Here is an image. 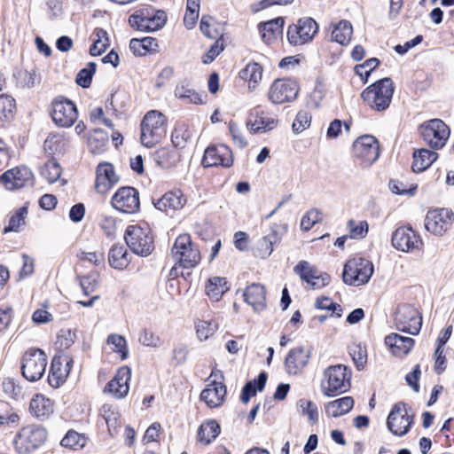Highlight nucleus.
I'll return each mask as SVG.
<instances>
[{
	"mask_svg": "<svg viewBox=\"0 0 454 454\" xmlns=\"http://www.w3.org/2000/svg\"><path fill=\"white\" fill-rule=\"evenodd\" d=\"M167 135V117L157 110L149 111L141 122V143L151 148Z\"/></svg>",
	"mask_w": 454,
	"mask_h": 454,
	"instance_id": "obj_2",
	"label": "nucleus"
},
{
	"mask_svg": "<svg viewBox=\"0 0 454 454\" xmlns=\"http://www.w3.org/2000/svg\"><path fill=\"white\" fill-rule=\"evenodd\" d=\"M278 120L258 107L250 111L247 126L252 133H265L276 128Z\"/></svg>",
	"mask_w": 454,
	"mask_h": 454,
	"instance_id": "obj_24",
	"label": "nucleus"
},
{
	"mask_svg": "<svg viewBox=\"0 0 454 454\" xmlns=\"http://www.w3.org/2000/svg\"><path fill=\"white\" fill-rule=\"evenodd\" d=\"M47 432L43 427L27 426L21 428L14 442L20 453H27L39 448L45 442Z\"/></svg>",
	"mask_w": 454,
	"mask_h": 454,
	"instance_id": "obj_12",
	"label": "nucleus"
},
{
	"mask_svg": "<svg viewBox=\"0 0 454 454\" xmlns=\"http://www.w3.org/2000/svg\"><path fill=\"white\" fill-rule=\"evenodd\" d=\"M299 92L297 82L292 79H277L270 87L268 98L273 104H284L296 98Z\"/></svg>",
	"mask_w": 454,
	"mask_h": 454,
	"instance_id": "obj_18",
	"label": "nucleus"
},
{
	"mask_svg": "<svg viewBox=\"0 0 454 454\" xmlns=\"http://www.w3.org/2000/svg\"><path fill=\"white\" fill-rule=\"evenodd\" d=\"M174 95L184 104L202 105L205 103L206 95H201L184 82L176 86Z\"/></svg>",
	"mask_w": 454,
	"mask_h": 454,
	"instance_id": "obj_31",
	"label": "nucleus"
},
{
	"mask_svg": "<svg viewBox=\"0 0 454 454\" xmlns=\"http://www.w3.org/2000/svg\"><path fill=\"white\" fill-rule=\"evenodd\" d=\"M73 364V359L67 356H55L51 361L48 377L49 384L53 387H60L67 379Z\"/></svg>",
	"mask_w": 454,
	"mask_h": 454,
	"instance_id": "obj_23",
	"label": "nucleus"
},
{
	"mask_svg": "<svg viewBox=\"0 0 454 454\" xmlns=\"http://www.w3.org/2000/svg\"><path fill=\"white\" fill-rule=\"evenodd\" d=\"M112 205L121 212L133 214L140 206L139 193L133 187H121L113 196Z\"/></svg>",
	"mask_w": 454,
	"mask_h": 454,
	"instance_id": "obj_20",
	"label": "nucleus"
},
{
	"mask_svg": "<svg viewBox=\"0 0 454 454\" xmlns=\"http://www.w3.org/2000/svg\"><path fill=\"white\" fill-rule=\"evenodd\" d=\"M106 343L113 346L112 350L118 354L121 360H125L129 355V348L126 339L117 333L108 335Z\"/></svg>",
	"mask_w": 454,
	"mask_h": 454,
	"instance_id": "obj_48",
	"label": "nucleus"
},
{
	"mask_svg": "<svg viewBox=\"0 0 454 454\" xmlns=\"http://www.w3.org/2000/svg\"><path fill=\"white\" fill-rule=\"evenodd\" d=\"M350 355L358 370H362L367 361V352L364 347L355 345L350 348Z\"/></svg>",
	"mask_w": 454,
	"mask_h": 454,
	"instance_id": "obj_60",
	"label": "nucleus"
},
{
	"mask_svg": "<svg viewBox=\"0 0 454 454\" xmlns=\"http://www.w3.org/2000/svg\"><path fill=\"white\" fill-rule=\"evenodd\" d=\"M413 423V416L409 415L403 403H395L387 420L389 431L396 436H403L408 433Z\"/></svg>",
	"mask_w": 454,
	"mask_h": 454,
	"instance_id": "obj_17",
	"label": "nucleus"
},
{
	"mask_svg": "<svg viewBox=\"0 0 454 454\" xmlns=\"http://www.w3.org/2000/svg\"><path fill=\"white\" fill-rule=\"evenodd\" d=\"M118 180L112 164L104 162L98 166L95 188L98 193L107 192Z\"/></svg>",
	"mask_w": 454,
	"mask_h": 454,
	"instance_id": "obj_27",
	"label": "nucleus"
},
{
	"mask_svg": "<svg viewBox=\"0 0 454 454\" xmlns=\"http://www.w3.org/2000/svg\"><path fill=\"white\" fill-rule=\"evenodd\" d=\"M284 20L282 18H277L267 21L260 26V32L262 34V40L267 43H271L279 35H282Z\"/></svg>",
	"mask_w": 454,
	"mask_h": 454,
	"instance_id": "obj_35",
	"label": "nucleus"
},
{
	"mask_svg": "<svg viewBox=\"0 0 454 454\" xmlns=\"http://www.w3.org/2000/svg\"><path fill=\"white\" fill-rule=\"evenodd\" d=\"M351 371L343 364L327 367L323 372L321 392L328 397L347 392L351 386Z\"/></svg>",
	"mask_w": 454,
	"mask_h": 454,
	"instance_id": "obj_1",
	"label": "nucleus"
},
{
	"mask_svg": "<svg viewBox=\"0 0 454 454\" xmlns=\"http://www.w3.org/2000/svg\"><path fill=\"white\" fill-rule=\"evenodd\" d=\"M191 137V132L186 128L180 127L173 131L171 141L175 147L183 148Z\"/></svg>",
	"mask_w": 454,
	"mask_h": 454,
	"instance_id": "obj_61",
	"label": "nucleus"
},
{
	"mask_svg": "<svg viewBox=\"0 0 454 454\" xmlns=\"http://www.w3.org/2000/svg\"><path fill=\"white\" fill-rule=\"evenodd\" d=\"M127 246L137 254L149 255L153 249V237L150 229L139 225H130L124 235Z\"/></svg>",
	"mask_w": 454,
	"mask_h": 454,
	"instance_id": "obj_6",
	"label": "nucleus"
},
{
	"mask_svg": "<svg viewBox=\"0 0 454 454\" xmlns=\"http://www.w3.org/2000/svg\"><path fill=\"white\" fill-rule=\"evenodd\" d=\"M220 371H213L207 380V386L200 393V399L207 407L214 409L223 405L227 390Z\"/></svg>",
	"mask_w": 454,
	"mask_h": 454,
	"instance_id": "obj_8",
	"label": "nucleus"
},
{
	"mask_svg": "<svg viewBox=\"0 0 454 454\" xmlns=\"http://www.w3.org/2000/svg\"><path fill=\"white\" fill-rule=\"evenodd\" d=\"M353 34V27L348 20H340L334 25L332 31V39L341 45H347L351 39Z\"/></svg>",
	"mask_w": 454,
	"mask_h": 454,
	"instance_id": "obj_40",
	"label": "nucleus"
},
{
	"mask_svg": "<svg viewBox=\"0 0 454 454\" xmlns=\"http://www.w3.org/2000/svg\"><path fill=\"white\" fill-rule=\"evenodd\" d=\"M311 115L306 110L300 111L293 122V130L301 133L310 126Z\"/></svg>",
	"mask_w": 454,
	"mask_h": 454,
	"instance_id": "obj_57",
	"label": "nucleus"
},
{
	"mask_svg": "<svg viewBox=\"0 0 454 454\" xmlns=\"http://www.w3.org/2000/svg\"><path fill=\"white\" fill-rule=\"evenodd\" d=\"M385 344L394 356L401 357L410 353L414 346V340L398 333H391L385 338Z\"/></svg>",
	"mask_w": 454,
	"mask_h": 454,
	"instance_id": "obj_30",
	"label": "nucleus"
},
{
	"mask_svg": "<svg viewBox=\"0 0 454 454\" xmlns=\"http://www.w3.org/2000/svg\"><path fill=\"white\" fill-rule=\"evenodd\" d=\"M63 137L59 134H51L44 141L45 150L51 153L60 152L62 149Z\"/></svg>",
	"mask_w": 454,
	"mask_h": 454,
	"instance_id": "obj_64",
	"label": "nucleus"
},
{
	"mask_svg": "<svg viewBox=\"0 0 454 454\" xmlns=\"http://www.w3.org/2000/svg\"><path fill=\"white\" fill-rule=\"evenodd\" d=\"M34 175L27 167H17L0 176V183L7 190H17L32 184Z\"/></svg>",
	"mask_w": 454,
	"mask_h": 454,
	"instance_id": "obj_22",
	"label": "nucleus"
},
{
	"mask_svg": "<svg viewBox=\"0 0 454 454\" xmlns=\"http://www.w3.org/2000/svg\"><path fill=\"white\" fill-rule=\"evenodd\" d=\"M262 73L263 69L261 65L251 62L239 72V77L247 82L248 90L254 91L262 79Z\"/></svg>",
	"mask_w": 454,
	"mask_h": 454,
	"instance_id": "obj_33",
	"label": "nucleus"
},
{
	"mask_svg": "<svg viewBox=\"0 0 454 454\" xmlns=\"http://www.w3.org/2000/svg\"><path fill=\"white\" fill-rule=\"evenodd\" d=\"M202 164L206 168L219 166L230 168L233 164L232 152L224 145L208 146L205 150Z\"/></svg>",
	"mask_w": 454,
	"mask_h": 454,
	"instance_id": "obj_21",
	"label": "nucleus"
},
{
	"mask_svg": "<svg viewBox=\"0 0 454 454\" xmlns=\"http://www.w3.org/2000/svg\"><path fill=\"white\" fill-rule=\"evenodd\" d=\"M31 412L37 418H45L53 412L52 402L43 395L37 394L30 401Z\"/></svg>",
	"mask_w": 454,
	"mask_h": 454,
	"instance_id": "obj_36",
	"label": "nucleus"
},
{
	"mask_svg": "<svg viewBox=\"0 0 454 454\" xmlns=\"http://www.w3.org/2000/svg\"><path fill=\"white\" fill-rule=\"evenodd\" d=\"M320 220H321V212L317 209H314V208L310 209L301 218V228L303 231H309L314 226V224L318 223Z\"/></svg>",
	"mask_w": 454,
	"mask_h": 454,
	"instance_id": "obj_62",
	"label": "nucleus"
},
{
	"mask_svg": "<svg viewBox=\"0 0 454 454\" xmlns=\"http://www.w3.org/2000/svg\"><path fill=\"white\" fill-rule=\"evenodd\" d=\"M75 334L71 330H61L57 337L56 344L59 348L67 349L74 343Z\"/></svg>",
	"mask_w": 454,
	"mask_h": 454,
	"instance_id": "obj_63",
	"label": "nucleus"
},
{
	"mask_svg": "<svg viewBox=\"0 0 454 454\" xmlns=\"http://www.w3.org/2000/svg\"><path fill=\"white\" fill-rule=\"evenodd\" d=\"M438 158V153L426 149H419L413 153L412 170L414 172H422L427 169Z\"/></svg>",
	"mask_w": 454,
	"mask_h": 454,
	"instance_id": "obj_32",
	"label": "nucleus"
},
{
	"mask_svg": "<svg viewBox=\"0 0 454 454\" xmlns=\"http://www.w3.org/2000/svg\"><path fill=\"white\" fill-rule=\"evenodd\" d=\"M304 282L307 283L308 286L313 289H320L329 284L330 276L326 273L320 272L317 269Z\"/></svg>",
	"mask_w": 454,
	"mask_h": 454,
	"instance_id": "obj_54",
	"label": "nucleus"
},
{
	"mask_svg": "<svg viewBox=\"0 0 454 454\" xmlns=\"http://www.w3.org/2000/svg\"><path fill=\"white\" fill-rule=\"evenodd\" d=\"M219 324L215 319L198 320L195 323L196 334L200 341L207 340L217 331Z\"/></svg>",
	"mask_w": 454,
	"mask_h": 454,
	"instance_id": "obj_46",
	"label": "nucleus"
},
{
	"mask_svg": "<svg viewBox=\"0 0 454 454\" xmlns=\"http://www.w3.org/2000/svg\"><path fill=\"white\" fill-rule=\"evenodd\" d=\"M47 366V356L41 349H29L22 358L21 371L23 377L35 382L42 379Z\"/></svg>",
	"mask_w": 454,
	"mask_h": 454,
	"instance_id": "obj_9",
	"label": "nucleus"
},
{
	"mask_svg": "<svg viewBox=\"0 0 454 454\" xmlns=\"http://www.w3.org/2000/svg\"><path fill=\"white\" fill-rule=\"evenodd\" d=\"M62 169L60 165L55 160L47 161L40 170V175L49 183L59 182L62 185L66 184L64 179H60Z\"/></svg>",
	"mask_w": 454,
	"mask_h": 454,
	"instance_id": "obj_41",
	"label": "nucleus"
},
{
	"mask_svg": "<svg viewBox=\"0 0 454 454\" xmlns=\"http://www.w3.org/2000/svg\"><path fill=\"white\" fill-rule=\"evenodd\" d=\"M96 70V64L93 62H90L88 64V67L82 69L77 76H76V82L78 85L88 88L92 80V75Z\"/></svg>",
	"mask_w": 454,
	"mask_h": 454,
	"instance_id": "obj_58",
	"label": "nucleus"
},
{
	"mask_svg": "<svg viewBox=\"0 0 454 454\" xmlns=\"http://www.w3.org/2000/svg\"><path fill=\"white\" fill-rule=\"evenodd\" d=\"M155 161L162 168H171L180 160V153L175 148L162 147L154 153Z\"/></svg>",
	"mask_w": 454,
	"mask_h": 454,
	"instance_id": "obj_39",
	"label": "nucleus"
},
{
	"mask_svg": "<svg viewBox=\"0 0 454 454\" xmlns=\"http://www.w3.org/2000/svg\"><path fill=\"white\" fill-rule=\"evenodd\" d=\"M86 442V438L82 434L75 431H68L61 440V445L66 448L77 450L84 447Z\"/></svg>",
	"mask_w": 454,
	"mask_h": 454,
	"instance_id": "obj_49",
	"label": "nucleus"
},
{
	"mask_svg": "<svg viewBox=\"0 0 454 454\" xmlns=\"http://www.w3.org/2000/svg\"><path fill=\"white\" fill-rule=\"evenodd\" d=\"M317 30L318 25L313 19L301 18L295 24L289 26L287 40L292 45H303L313 39Z\"/></svg>",
	"mask_w": 454,
	"mask_h": 454,
	"instance_id": "obj_14",
	"label": "nucleus"
},
{
	"mask_svg": "<svg viewBox=\"0 0 454 454\" xmlns=\"http://www.w3.org/2000/svg\"><path fill=\"white\" fill-rule=\"evenodd\" d=\"M75 105L66 98H57L52 103L51 117L53 121L63 128L71 127L77 119Z\"/></svg>",
	"mask_w": 454,
	"mask_h": 454,
	"instance_id": "obj_19",
	"label": "nucleus"
},
{
	"mask_svg": "<svg viewBox=\"0 0 454 454\" xmlns=\"http://www.w3.org/2000/svg\"><path fill=\"white\" fill-rule=\"evenodd\" d=\"M138 341L143 346L150 348H160L162 345V340L160 336L147 329L141 331Z\"/></svg>",
	"mask_w": 454,
	"mask_h": 454,
	"instance_id": "obj_55",
	"label": "nucleus"
},
{
	"mask_svg": "<svg viewBox=\"0 0 454 454\" xmlns=\"http://www.w3.org/2000/svg\"><path fill=\"white\" fill-rule=\"evenodd\" d=\"M91 36L93 43L90 49V52L92 56H99L109 46L107 33L102 28H96Z\"/></svg>",
	"mask_w": 454,
	"mask_h": 454,
	"instance_id": "obj_44",
	"label": "nucleus"
},
{
	"mask_svg": "<svg viewBox=\"0 0 454 454\" xmlns=\"http://www.w3.org/2000/svg\"><path fill=\"white\" fill-rule=\"evenodd\" d=\"M311 356L309 348L297 347L292 348L285 360L286 372L289 375L300 374L308 365Z\"/></svg>",
	"mask_w": 454,
	"mask_h": 454,
	"instance_id": "obj_26",
	"label": "nucleus"
},
{
	"mask_svg": "<svg viewBox=\"0 0 454 454\" xmlns=\"http://www.w3.org/2000/svg\"><path fill=\"white\" fill-rule=\"evenodd\" d=\"M354 406V399L351 396H345L332 402L325 406L326 413L333 418L347 414Z\"/></svg>",
	"mask_w": 454,
	"mask_h": 454,
	"instance_id": "obj_37",
	"label": "nucleus"
},
{
	"mask_svg": "<svg viewBox=\"0 0 454 454\" xmlns=\"http://www.w3.org/2000/svg\"><path fill=\"white\" fill-rule=\"evenodd\" d=\"M349 237L351 239H363L368 233V223L366 221L349 220L347 224Z\"/></svg>",
	"mask_w": 454,
	"mask_h": 454,
	"instance_id": "obj_50",
	"label": "nucleus"
},
{
	"mask_svg": "<svg viewBox=\"0 0 454 454\" xmlns=\"http://www.w3.org/2000/svg\"><path fill=\"white\" fill-rule=\"evenodd\" d=\"M395 324L399 331L416 335L420 331L422 317L415 307L403 304L397 308Z\"/></svg>",
	"mask_w": 454,
	"mask_h": 454,
	"instance_id": "obj_13",
	"label": "nucleus"
},
{
	"mask_svg": "<svg viewBox=\"0 0 454 454\" xmlns=\"http://www.w3.org/2000/svg\"><path fill=\"white\" fill-rule=\"evenodd\" d=\"M454 222V213L449 208L429 210L425 217V228L435 236L443 235Z\"/></svg>",
	"mask_w": 454,
	"mask_h": 454,
	"instance_id": "obj_15",
	"label": "nucleus"
},
{
	"mask_svg": "<svg viewBox=\"0 0 454 454\" xmlns=\"http://www.w3.org/2000/svg\"><path fill=\"white\" fill-rule=\"evenodd\" d=\"M353 156L360 161V165L367 168L374 163L380 156L378 140L371 135H364L353 143Z\"/></svg>",
	"mask_w": 454,
	"mask_h": 454,
	"instance_id": "obj_10",
	"label": "nucleus"
},
{
	"mask_svg": "<svg viewBox=\"0 0 454 454\" xmlns=\"http://www.w3.org/2000/svg\"><path fill=\"white\" fill-rule=\"evenodd\" d=\"M391 241L395 249L404 253L420 251L424 245L420 235L407 226L397 228L392 235Z\"/></svg>",
	"mask_w": 454,
	"mask_h": 454,
	"instance_id": "obj_16",
	"label": "nucleus"
},
{
	"mask_svg": "<svg viewBox=\"0 0 454 454\" xmlns=\"http://www.w3.org/2000/svg\"><path fill=\"white\" fill-rule=\"evenodd\" d=\"M100 412L107 425L109 433L113 434L112 431L116 428L119 419L118 412H116L115 409L110 404H104Z\"/></svg>",
	"mask_w": 454,
	"mask_h": 454,
	"instance_id": "obj_51",
	"label": "nucleus"
},
{
	"mask_svg": "<svg viewBox=\"0 0 454 454\" xmlns=\"http://www.w3.org/2000/svg\"><path fill=\"white\" fill-rule=\"evenodd\" d=\"M27 214L28 211L27 206H23L16 209L10 217L7 225H5V227L4 228V231H20L21 227H23L26 223V218L27 216Z\"/></svg>",
	"mask_w": 454,
	"mask_h": 454,
	"instance_id": "obj_45",
	"label": "nucleus"
},
{
	"mask_svg": "<svg viewBox=\"0 0 454 454\" xmlns=\"http://www.w3.org/2000/svg\"><path fill=\"white\" fill-rule=\"evenodd\" d=\"M131 27L144 32H153L164 27L167 21L165 12L150 8L136 12L129 19Z\"/></svg>",
	"mask_w": 454,
	"mask_h": 454,
	"instance_id": "obj_7",
	"label": "nucleus"
},
{
	"mask_svg": "<svg viewBox=\"0 0 454 454\" xmlns=\"http://www.w3.org/2000/svg\"><path fill=\"white\" fill-rule=\"evenodd\" d=\"M316 308L319 309L331 310L337 317H340L342 315V309L340 305L334 303L328 297L317 298L316 301Z\"/></svg>",
	"mask_w": 454,
	"mask_h": 454,
	"instance_id": "obj_59",
	"label": "nucleus"
},
{
	"mask_svg": "<svg viewBox=\"0 0 454 454\" xmlns=\"http://www.w3.org/2000/svg\"><path fill=\"white\" fill-rule=\"evenodd\" d=\"M205 288L206 294L209 299L214 301H218L230 289V286L225 278L215 276L207 280Z\"/></svg>",
	"mask_w": 454,
	"mask_h": 454,
	"instance_id": "obj_34",
	"label": "nucleus"
},
{
	"mask_svg": "<svg viewBox=\"0 0 454 454\" xmlns=\"http://www.w3.org/2000/svg\"><path fill=\"white\" fill-rule=\"evenodd\" d=\"M297 408L302 416H307L310 424H316L318 421V408L317 404L310 400L302 398L297 402Z\"/></svg>",
	"mask_w": 454,
	"mask_h": 454,
	"instance_id": "obj_47",
	"label": "nucleus"
},
{
	"mask_svg": "<svg viewBox=\"0 0 454 454\" xmlns=\"http://www.w3.org/2000/svg\"><path fill=\"white\" fill-rule=\"evenodd\" d=\"M379 63L376 58L367 59L363 64L356 66V74L364 80V82H366L370 74L378 67Z\"/></svg>",
	"mask_w": 454,
	"mask_h": 454,
	"instance_id": "obj_56",
	"label": "nucleus"
},
{
	"mask_svg": "<svg viewBox=\"0 0 454 454\" xmlns=\"http://www.w3.org/2000/svg\"><path fill=\"white\" fill-rule=\"evenodd\" d=\"M220 434V426L214 419L203 422L198 430V441L204 445L209 444Z\"/></svg>",
	"mask_w": 454,
	"mask_h": 454,
	"instance_id": "obj_38",
	"label": "nucleus"
},
{
	"mask_svg": "<svg viewBox=\"0 0 454 454\" xmlns=\"http://www.w3.org/2000/svg\"><path fill=\"white\" fill-rule=\"evenodd\" d=\"M215 20L208 16H203L200 20V27L201 32L208 38L218 39L222 36V32L215 27Z\"/></svg>",
	"mask_w": 454,
	"mask_h": 454,
	"instance_id": "obj_53",
	"label": "nucleus"
},
{
	"mask_svg": "<svg viewBox=\"0 0 454 454\" xmlns=\"http://www.w3.org/2000/svg\"><path fill=\"white\" fill-rule=\"evenodd\" d=\"M130 378L131 370L128 366H121L106 386L105 392L116 399L124 398L129 391Z\"/></svg>",
	"mask_w": 454,
	"mask_h": 454,
	"instance_id": "obj_25",
	"label": "nucleus"
},
{
	"mask_svg": "<svg viewBox=\"0 0 454 454\" xmlns=\"http://www.w3.org/2000/svg\"><path fill=\"white\" fill-rule=\"evenodd\" d=\"M171 254L180 266L186 269L195 267L201 259L198 247L192 242L188 233L180 234L176 239Z\"/></svg>",
	"mask_w": 454,
	"mask_h": 454,
	"instance_id": "obj_4",
	"label": "nucleus"
},
{
	"mask_svg": "<svg viewBox=\"0 0 454 454\" xmlns=\"http://www.w3.org/2000/svg\"><path fill=\"white\" fill-rule=\"evenodd\" d=\"M373 273V264L364 258L348 260L342 274L345 284L359 286L366 284Z\"/></svg>",
	"mask_w": 454,
	"mask_h": 454,
	"instance_id": "obj_5",
	"label": "nucleus"
},
{
	"mask_svg": "<svg viewBox=\"0 0 454 454\" xmlns=\"http://www.w3.org/2000/svg\"><path fill=\"white\" fill-rule=\"evenodd\" d=\"M395 86L390 78H383L367 87L361 97L372 109L377 111L386 110L392 100Z\"/></svg>",
	"mask_w": 454,
	"mask_h": 454,
	"instance_id": "obj_3",
	"label": "nucleus"
},
{
	"mask_svg": "<svg viewBox=\"0 0 454 454\" xmlns=\"http://www.w3.org/2000/svg\"><path fill=\"white\" fill-rule=\"evenodd\" d=\"M243 297L245 302L251 306L254 312H261L266 309V290L264 286L258 283L247 286L243 292Z\"/></svg>",
	"mask_w": 454,
	"mask_h": 454,
	"instance_id": "obj_28",
	"label": "nucleus"
},
{
	"mask_svg": "<svg viewBox=\"0 0 454 454\" xmlns=\"http://www.w3.org/2000/svg\"><path fill=\"white\" fill-rule=\"evenodd\" d=\"M128 255L127 249L123 246L115 245L109 252V263L115 269H124L129 262Z\"/></svg>",
	"mask_w": 454,
	"mask_h": 454,
	"instance_id": "obj_43",
	"label": "nucleus"
},
{
	"mask_svg": "<svg viewBox=\"0 0 454 454\" xmlns=\"http://www.w3.org/2000/svg\"><path fill=\"white\" fill-rule=\"evenodd\" d=\"M20 423V416L12 411H8L4 403L0 402V427H17Z\"/></svg>",
	"mask_w": 454,
	"mask_h": 454,
	"instance_id": "obj_52",
	"label": "nucleus"
},
{
	"mask_svg": "<svg viewBox=\"0 0 454 454\" xmlns=\"http://www.w3.org/2000/svg\"><path fill=\"white\" fill-rule=\"evenodd\" d=\"M420 133L431 148L439 150L445 145L450 137V129L442 120L433 119L420 126Z\"/></svg>",
	"mask_w": 454,
	"mask_h": 454,
	"instance_id": "obj_11",
	"label": "nucleus"
},
{
	"mask_svg": "<svg viewBox=\"0 0 454 454\" xmlns=\"http://www.w3.org/2000/svg\"><path fill=\"white\" fill-rule=\"evenodd\" d=\"M278 235L276 231H272L270 234L261 238L254 248L256 256L261 258L269 257L273 252V245L278 242Z\"/></svg>",
	"mask_w": 454,
	"mask_h": 454,
	"instance_id": "obj_42",
	"label": "nucleus"
},
{
	"mask_svg": "<svg viewBox=\"0 0 454 454\" xmlns=\"http://www.w3.org/2000/svg\"><path fill=\"white\" fill-rule=\"evenodd\" d=\"M153 204L157 209L164 212H168V210H179L186 204V198L182 191L174 190L166 192Z\"/></svg>",
	"mask_w": 454,
	"mask_h": 454,
	"instance_id": "obj_29",
	"label": "nucleus"
}]
</instances>
